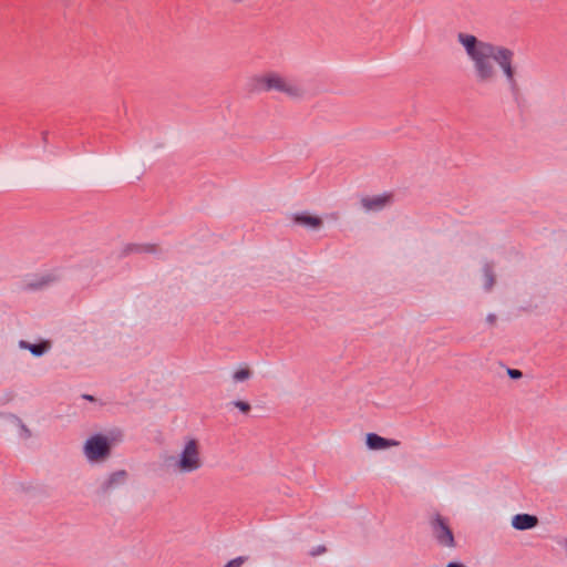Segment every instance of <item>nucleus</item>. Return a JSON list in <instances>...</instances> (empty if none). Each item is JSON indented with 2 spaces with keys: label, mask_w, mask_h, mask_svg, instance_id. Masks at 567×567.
Wrapping results in <instances>:
<instances>
[{
  "label": "nucleus",
  "mask_w": 567,
  "mask_h": 567,
  "mask_svg": "<svg viewBox=\"0 0 567 567\" xmlns=\"http://www.w3.org/2000/svg\"><path fill=\"white\" fill-rule=\"evenodd\" d=\"M0 415H4V414L0 412Z\"/></svg>",
  "instance_id": "23"
},
{
  "label": "nucleus",
  "mask_w": 567,
  "mask_h": 567,
  "mask_svg": "<svg viewBox=\"0 0 567 567\" xmlns=\"http://www.w3.org/2000/svg\"><path fill=\"white\" fill-rule=\"evenodd\" d=\"M456 41L466 59L471 62L474 78L478 84H491L497 80V68L504 74L506 82L516 84L514 51L505 45L485 41L470 32H458Z\"/></svg>",
  "instance_id": "1"
},
{
  "label": "nucleus",
  "mask_w": 567,
  "mask_h": 567,
  "mask_svg": "<svg viewBox=\"0 0 567 567\" xmlns=\"http://www.w3.org/2000/svg\"><path fill=\"white\" fill-rule=\"evenodd\" d=\"M233 404L235 408H237L239 411H241L245 414H247L251 410L250 404L245 401H240V400L234 401Z\"/></svg>",
  "instance_id": "16"
},
{
  "label": "nucleus",
  "mask_w": 567,
  "mask_h": 567,
  "mask_svg": "<svg viewBox=\"0 0 567 567\" xmlns=\"http://www.w3.org/2000/svg\"><path fill=\"white\" fill-rule=\"evenodd\" d=\"M338 216L336 213L328 214L326 217H321L310 212H299L290 216L292 224L311 231L320 230L323 227L326 219L336 220Z\"/></svg>",
  "instance_id": "6"
},
{
  "label": "nucleus",
  "mask_w": 567,
  "mask_h": 567,
  "mask_svg": "<svg viewBox=\"0 0 567 567\" xmlns=\"http://www.w3.org/2000/svg\"><path fill=\"white\" fill-rule=\"evenodd\" d=\"M327 553V547L324 545H317L309 550V556L318 557Z\"/></svg>",
  "instance_id": "17"
},
{
  "label": "nucleus",
  "mask_w": 567,
  "mask_h": 567,
  "mask_svg": "<svg viewBox=\"0 0 567 567\" xmlns=\"http://www.w3.org/2000/svg\"><path fill=\"white\" fill-rule=\"evenodd\" d=\"M19 347L21 349L29 350L32 353V355H34V357H41L50 350L51 342L42 341L40 343L32 344V343H29L28 341L21 340L19 342Z\"/></svg>",
  "instance_id": "11"
},
{
  "label": "nucleus",
  "mask_w": 567,
  "mask_h": 567,
  "mask_svg": "<svg viewBox=\"0 0 567 567\" xmlns=\"http://www.w3.org/2000/svg\"><path fill=\"white\" fill-rule=\"evenodd\" d=\"M507 374L511 379H514V380L520 379L523 377L522 371L516 370V369H507Z\"/></svg>",
  "instance_id": "18"
},
{
  "label": "nucleus",
  "mask_w": 567,
  "mask_h": 567,
  "mask_svg": "<svg viewBox=\"0 0 567 567\" xmlns=\"http://www.w3.org/2000/svg\"><path fill=\"white\" fill-rule=\"evenodd\" d=\"M254 90L258 92H278L291 100H302L305 89L296 81L276 71H268L251 79Z\"/></svg>",
  "instance_id": "3"
},
{
  "label": "nucleus",
  "mask_w": 567,
  "mask_h": 567,
  "mask_svg": "<svg viewBox=\"0 0 567 567\" xmlns=\"http://www.w3.org/2000/svg\"><path fill=\"white\" fill-rule=\"evenodd\" d=\"M14 425L19 427V435L23 440H28L32 436L31 430L22 422V420L14 414H4Z\"/></svg>",
  "instance_id": "13"
},
{
  "label": "nucleus",
  "mask_w": 567,
  "mask_h": 567,
  "mask_svg": "<svg viewBox=\"0 0 567 567\" xmlns=\"http://www.w3.org/2000/svg\"><path fill=\"white\" fill-rule=\"evenodd\" d=\"M484 272V289L489 291L495 284V275L491 265L486 264L483 268Z\"/></svg>",
  "instance_id": "14"
},
{
  "label": "nucleus",
  "mask_w": 567,
  "mask_h": 567,
  "mask_svg": "<svg viewBox=\"0 0 567 567\" xmlns=\"http://www.w3.org/2000/svg\"><path fill=\"white\" fill-rule=\"evenodd\" d=\"M128 480V473L125 470H117L109 473L97 482L96 493L102 496H109L123 486Z\"/></svg>",
  "instance_id": "7"
},
{
  "label": "nucleus",
  "mask_w": 567,
  "mask_h": 567,
  "mask_svg": "<svg viewBox=\"0 0 567 567\" xmlns=\"http://www.w3.org/2000/svg\"><path fill=\"white\" fill-rule=\"evenodd\" d=\"M446 567H465L464 565L460 564V563H449L446 565Z\"/></svg>",
  "instance_id": "20"
},
{
  "label": "nucleus",
  "mask_w": 567,
  "mask_h": 567,
  "mask_svg": "<svg viewBox=\"0 0 567 567\" xmlns=\"http://www.w3.org/2000/svg\"><path fill=\"white\" fill-rule=\"evenodd\" d=\"M233 1L238 3V2H243L244 0H233Z\"/></svg>",
  "instance_id": "22"
},
{
  "label": "nucleus",
  "mask_w": 567,
  "mask_h": 567,
  "mask_svg": "<svg viewBox=\"0 0 567 567\" xmlns=\"http://www.w3.org/2000/svg\"><path fill=\"white\" fill-rule=\"evenodd\" d=\"M511 524L517 530H528L538 525V518L530 514H516L512 517Z\"/></svg>",
  "instance_id": "10"
},
{
  "label": "nucleus",
  "mask_w": 567,
  "mask_h": 567,
  "mask_svg": "<svg viewBox=\"0 0 567 567\" xmlns=\"http://www.w3.org/2000/svg\"><path fill=\"white\" fill-rule=\"evenodd\" d=\"M393 203V195L391 193H383L373 196H367L361 199V206L365 212L377 213Z\"/></svg>",
  "instance_id": "8"
},
{
  "label": "nucleus",
  "mask_w": 567,
  "mask_h": 567,
  "mask_svg": "<svg viewBox=\"0 0 567 567\" xmlns=\"http://www.w3.org/2000/svg\"><path fill=\"white\" fill-rule=\"evenodd\" d=\"M111 452L112 442L103 434H94L83 444V454L91 464L104 463L110 458Z\"/></svg>",
  "instance_id": "4"
},
{
  "label": "nucleus",
  "mask_w": 567,
  "mask_h": 567,
  "mask_svg": "<svg viewBox=\"0 0 567 567\" xmlns=\"http://www.w3.org/2000/svg\"><path fill=\"white\" fill-rule=\"evenodd\" d=\"M206 244H207V245H216V244H217V241H215V240H210V241H208V243H206Z\"/></svg>",
  "instance_id": "21"
},
{
  "label": "nucleus",
  "mask_w": 567,
  "mask_h": 567,
  "mask_svg": "<svg viewBox=\"0 0 567 567\" xmlns=\"http://www.w3.org/2000/svg\"><path fill=\"white\" fill-rule=\"evenodd\" d=\"M365 444L369 450L381 451L399 446L400 442L392 439L382 437L375 433H368L365 436Z\"/></svg>",
  "instance_id": "9"
},
{
  "label": "nucleus",
  "mask_w": 567,
  "mask_h": 567,
  "mask_svg": "<svg viewBox=\"0 0 567 567\" xmlns=\"http://www.w3.org/2000/svg\"><path fill=\"white\" fill-rule=\"evenodd\" d=\"M165 466L176 475H187L198 472L204 466L200 443L197 439L186 437L175 455L164 458Z\"/></svg>",
  "instance_id": "2"
},
{
  "label": "nucleus",
  "mask_w": 567,
  "mask_h": 567,
  "mask_svg": "<svg viewBox=\"0 0 567 567\" xmlns=\"http://www.w3.org/2000/svg\"><path fill=\"white\" fill-rule=\"evenodd\" d=\"M254 375V371L251 368H249L247 364L240 365L238 369H236L231 375L230 380L234 384L243 383L248 380H250Z\"/></svg>",
  "instance_id": "12"
},
{
  "label": "nucleus",
  "mask_w": 567,
  "mask_h": 567,
  "mask_svg": "<svg viewBox=\"0 0 567 567\" xmlns=\"http://www.w3.org/2000/svg\"><path fill=\"white\" fill-rule=\"evenodd\" d=\"M248 557L239 556L228 561L225 567H241L247 561Z\"/></svg>",
  "instance_id": "15"
},
{
  "label": "nucleus",
  "mask_w": 567,
  "mask_h": 567,
  "mask_svg": "<svg viewBox=\"0 0 567 567\" xmlns=\"http://www.w3.org/2000/svg\"><path fill=\"white\" fill-rule=\"evenodd\" d=\"M431 535L439 546L446 548H455L456 542L452 528L446 518L440 514L431 516L429 520Z\"/></svg>",
  "instance_id": "5"
},
{
  "label": "nucleus",
  "mask_w": 567,
  "mask_h": 567,
  "mask_svg": "<svg viewBox=\"0 0 567 567\" xmlns=\"http://www.w3.org/2000/svg\"><path fill=\"white\" fill-rule=\"evenodd\" d=\"M496 316L494 313H489L487 317H486V322L491 326H494L496 323Z\"/></svg>",
  "instance_id": "19"
}]
</instances>
